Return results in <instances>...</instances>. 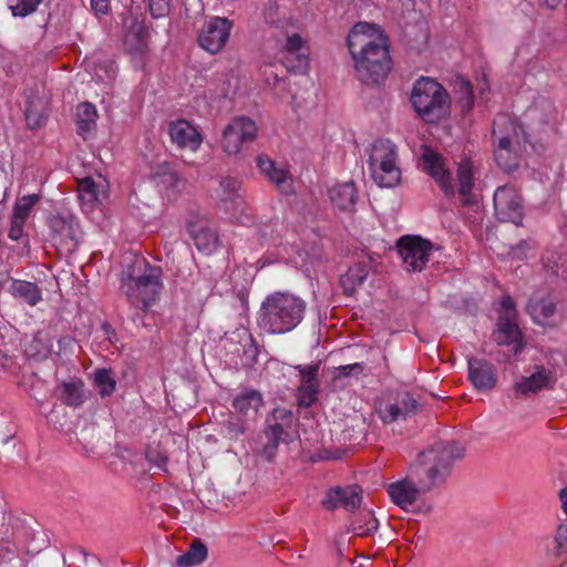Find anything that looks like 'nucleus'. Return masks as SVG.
Here are the masks:
<instances>
[{"instance_id":"a19ab883","label":"nucleus","mask_w":567,"mask_h":567,"mask_svg":"<svg viewBox=\"0 0 567 567\" xmlns=\"http://www.w3.org/2000/svg\"><path fill=\"white\" fill-rule=\"evenodd\" d=\"M27 219L12 215L11 225L8 231V237L11 240L18 241L22 240L24 247L29 246V236L24 233V224Z\"/></svg>"},{"instance_id":"4be33fe9","label":"nucleus","mask_w":567,"mask_h":567,"mask_svg":"<svg viewBox=\"0 0 567 567\" xmlns=\"http://www.w3.org/2000/svg\"><path fill=\"white\" fill-rule=\"evenodd\" d=\"M169 136L178 147L196 151L202 144V135L186 120L172 122L168 128Z\"/></svg>"},{"instance_id":"a878e982","label":"nucleus","mask_w":567,"mask_h":567,"mask_svg":"<svg viewBox=\"0 0 567 567\" xmlns=\"http://www.w3.org/2000/svg\"><path fill=\"white\" fill-rule=\"evenodd\" d=\"M329 197L334 208L343 212L354 209L358 194L354 183L346 182L329 189Z\"/></svg>"},{"instance_id":"f3484780","label":"nucleus","mask_w":567,"mask_h":567,"mask_svg":"<svg viewBox=\"0 0 567 567\" xmlns=\"http://www.w3.org/2000/svg\"><path fill=\"white\" fill-rule=\"evenodd\" d=\"M187 229L199 251L209 255L218 247V235L204 217H192L187 221Z\"/></svg>"},{"instance_id":"a211bd4d","label":"nucleus","mask_w":567,"mask_h":567,"mask_svg":"<svg viewBox=\"0 0 567 567\" xmlns=\"http://www.w3.org/2000/svg\"><path fill=\"white\" fill-rule=\"evenodd\" d=\"M491 337L497 346L512 347L511 353L506 354V360L524 348L523 333L517 321L497 320Z\"/></svg>"},{"instance_id":"864d4df0","label":"nucleus","mask_w":567,"mask_h":567,"mask_svg":"<svg viewBox=\"0 0 567 567\" xmlns=\"http://www.w3.org/2000/svg\"><path fill=\"white\" fill-rule=\"evenodd\" d=\"M154 176H157L161 178V183L172 187V188H176L178 186V183H179V176L169 169V165L166 163L165 164V171L163 173H155Z\"/></svg>"},{"instance_id":"6e6552de","label":"nucleus","mask_w":567,"mask_h":567,"mask_svg":"<svg viewBox=\"0 0 567 567\" xmlns=\"http://www.w3.org/2000/svg\"><path fill=\"white\" fill-rule=\"evenodd\" d=\"M224 348L230 363L236 367L248 368L257 362L258 349L255 339L244 327L225 333Z\"/></svg>"},{"instance_id":"c756f323","label":"nucleus","mask_w":567,"mask_h":567,"mask_svg":"<svg viewBox=\"0 0 567 567\" xmlns=\"http://www.w3.org/2000/svg\"><path fill=\"white\" fill-rule=\"evenodd\" d=\"M544 264L556 276L567 279V239L559 246V251L548 249L543 256Z\"/></svg>"},{"instance_id":"20e7f679","label":"nucleus","mask_w":567,"mask_h":567,"mask_svg":"<svg viewBox=\"0 0 567 567\" xmlns=\"http://www.w3.org/2000/svg\"><path fill=\"white\" fill-rule=\"evenodd\" d=\"M163 271L158 266L150 265L145 258H136L133 265L122 274L121 290L131 306L147 311L157 300Z\"/></svg>"},{"instance_id":"09e8293b","label":"nucleus","mask_w":567,"mask_h":567,"mask_svg":"<svg viewBox=\"0 0 567 567\" xmlns=\"http://www.w3.org/2000/svg\"><path fill=\"white\" fill-rule=\"evenodd\" d=\"M567 554V525H558L555 534V549L554 555L559 557Z\"/></svg>"},{"instance_id":"6ab92c4d","label":"nucleus","mask_w":567,"mask_h":567,"mask_svg":"<svg viewBox=\"0 0 567 567\" xmlns=\"http://www.w3.org/2000/svg\"><path fill=\"white\" fill-rule=\"evenodd\" d=\"M421 159L423 171L436 181L445 196H454L455 192L452 185V177L450 172L444 168L442 156L433 151L426 150Z\"/></svg>"},{"instance_id":"58836bf2","label":"nucleus","mask_w":567,"mask_h":567,"mask_svg":"<svg viewBox=\"0 0 567 567\" xmlns=\"http://www.w3.org/2000/svg\"><path fill=\"white\" fill-rule=\"evenodd\" d=\"M529 309L536 321L544 322L556 312V303L550 299H540L530 305Z\"/></svg>"},{"instance_id":"3c124183","label":"nucleus","mask_w":567,"mask_h":567,"mask_svg":"<svg viewBox=\"0 0 567 567\" xmlns=\"http://www.w3.org/2000/svg\"><path fill=\"white\" fill-rule=\"evenodd\" d=\"M80 196L87 200L92 202L96 199V186L92 178H84L79 185Z\"/></svg>"},{"instance_id":"6e6d98bb","label":"nucleus","mask_w":567,"mask_h":567,"mask_svg":"<svg viewBox=\"0 0 567 567\" xmlns=\"http://www.w3.org/2000/svg\"><path fill=\"white\" fill-rule=\"evenodd\" d=\"M169 10V2L167 0H150V12L154 18L166 16Z\"/></svg>"},{"instance_id":"7c9ffc66","label":"nucleus","mask_w":567,"mask_h":567,"mask_svg":"<svg viewBox=\"0 0 567 567\" xmlns=\"http://www.w3.org/2000/svg\"><path fill=\"white\" fill-rule=\"evenodd\" d=\"M207 557V546L200 539H195L188 549L176 558V565L178 567H193L204 563Z\"/></svg>"},{"instance_id":"cd10ccee","label":"nucleus","mask_w":567,"mask_h":567,"mask_svg":"<svg viewBox=\"0 0 567 567\" xmlns=\"http://www.w3.org/2000/svg\"><path fill=\"white\" fill-rule=\"evenodd\" d=\"M374 262L375 260L369 256L350 267L342 279L344 290L347 292H349V290L353 291L355 286L362 285L369 272L373 269Z\"/></svg>"},{"instance_id":"de8ad7c7","label":"nucleus","mask_w":567,"mask_h":567,"mask_svg":"<svg viewBox=\"0 0 567 567\" xmlns=\"http://www.w3.org/2000/svg\"><path fill=\"white\" fill-rule=\"evenodd\" d=\"M517 310L511 296H504L501 299V310L497 320L516 321Z\"/></svg>"},{"instance_id":"e433bc0d","label":"nucleus","mask_w":567,"mask_h":567,"mask_svg":"<svg viewBox=\"0 0 567 567\" xmlns=\"http://www.w3.org/2000/svg\"><path fill=\"white\" fill-rule=\"evenodd\" d=\"M94 384L102 398L111 395L115 391L116 381L106 369H97L94 372Z\"/></svg>"},{"instance_id":"bf43d9fd","label":"nucleus","mask_w":567,"mask_h":567,"mask_svg":"<svg viewBox=\"0 0 567 567\" xmlns=\"http://www.w3.org/2000/svg\"><path fill=\"white\" fill-rule=\"evenodd\" d=\"M256 164L258 166V168L260 169V172L262 174L268 175L272 168H275V163L268 157V156H265V155H258L256 157Z\"/></svg>"},{"instance_id":"79ce46f5","label":"nucleus","mask_w":567,"mask_h":567,"mask_svg":"<svg viewBox=\"0 0 567 567\" xmlns=\"http://www.w3.org/2000/svg\"><path fill=\"white\" fill-rule=\"evenodd\" d=\"M39 198L40 197L37 194L27 195L19 198L14 204L12 215L27 219L31 209L39 202Z\"/></svg>"},{"instance_id":"69168bd1","label":"nucleus","mask_w":567,"mask_h":567,"mask_svg":"<svg viewBox=\"0 0 567 567\" xmlns=\"http://www.w3.org/2000/svg\"><path fill=\"white\" fill-rule=\"evenodd\" d=\"M72 341H73V339H72V338H70V337H62V338H60V339L58 340L59 346H60V349H62V347H64V346H66V344L71 343Z\"/></svg>"},{"instance_id":"c85d7f7f","label":"nucleus","mask_w":567,"mask_h":567,"mask_svg":"<svg viewBox=\"0 0 567 567\" xmlns=\"http://www.w3.org/2000/svg\"><path fill=\"white\" fill-rule=\"evenodd\" d=\"M262 404V395L255 389H245L233 400V408L243 415H248L250 411L257 412Z\"/></svg>"},{"instance_id":"13d9d810","label":"nucleus","mask_w":567,"mask_h":567,"mask_svg":"<svg viewBox=\"0 0 567 567\" xmlns=\"http://www.w3.org/2000/svg\"><path fill=\"white\" fill-rule=\"evenodd\" d=\"M532 249V245L527 240H520L517 245L511 246L508 255L516 259H524L526 252Z\"/></svg>"},{"instance_id":"f03ea898","label":"nucleus","mask_w":567,"mask_h":567,"mask_svg":"<svg viewBox=\"0 0 567 567\" xmlns=\"http://www.w3.org/2000/svg\"><path fill=\"white\" fill-rule=\"evenodd\" d=\"M347 45L354 62L360 82L380 84L391 70V58L386 37L374 25L359 22L348 34Z\"/></svg>"},{"instance_id":"ea45409f","label":"nucleus","mask_w":567,"mask_h":567,"mask_svg":"<svg viewBox=\"0 0 567 567\" xmlns=\"http://www.w3.org/2000/svg\"><path fill=\"white\" fill-rule=\"evenodd\" d=\"M43 0H8L9 9L14 17L24 18L34 12Z\"/></svg>"},{"instance_id":"39448f33","label":"nucleus","mask_w":567,"mask_h":567,"mask_svg":"<svg viewBox=\"0 0 567 567\" xmlns=\"http://www.w3.org/2000/svg\"><path fill=\"white\" fill-rule=\"evenodd\" d=\"M492 138L498 167L506 173L515 172L526 142L523 126L507 116H501L494 121Z\"/></svg>"},{"instance_id":"49530a36","label":"nucleus","mask_w":567,"mask_h":567,"mask_svg":"<svg viewBox=\"0 0 567 567\" xmlns=\"http://www.w3.org/2000/svg\"><path fill=\"white\" fill-rule=\"evenodd\" d=\"M457 103L463 112H468L474 105V95L470 82H462Z\"/></svg>"},{"instance_id":"f704fd0d","label":"nucleus","mask_w":567,"mask_h":567,"mask_svg":"<svg viewBox=\"0 0 567 567\" xmlns=\"http://www.w3.org/2000/svg\"><path fill=\"white\" fill-rule=\"evenodd\" d=\"M96 109L92 103L83 102L76 110V124L80 134L91 131L95 126Z\"/></svg>"},{"instance_id":"ddd939ff","label":"nucleus","mask_w":567,"mask_h":567,"mask_svg":"<svg viewBox=\"0 0 567 567\" xmlns=\"http://www.w3.org/2000/svg\"><path fill=\"white\" fill-rule=\"evenodd\" d=\"M293 422V414L291 411L286 409H275L272 412V419L267 420V427L265 430V436L267 442L262 447V455L267 460H271L280 442L285 441L288 436L287 429H290Z\"/></svg>"},{"instance_id":"dca6fc26","label":"nucleus","mask_w":567,"mask_h":567,"mask_svg":"<svg viewBox=\"0 0 567 567\" xmlns=\"http://www.w3.org/2000/svg\"><path fill=\"white\" fill-rule=\"evenodd\" d=\"M300 384L297 389V402L301 408H310L318 400L320 382L318 380L319 363L297 365Z\"/></svg>"},{"instance_id":"c03bdc74","label":"nucleus","mask_w":567,"mask_h":567,"mask_svg":"<svg viewBox=\"0 0 567 567\" xmlns=\"http://www.w3.org/2000/svg\"><path fill=\"white\" fill-rule=\"evenodd\" d=\"M145 457L159 470H166L168 457L158 445H148L145 451Z\"/></svg>"},{"instance_id":"e2e57ef3","label":"nucleus","mask_w":567,"mask_h":567,"mask_svg":"<svg viewBox=\"0 0 567 567\" xmlns=\"http://www.w3.org/2000/svg\"><path fill=\"white\" fill-rule=\"evenodd\" d=\"M559 498L561 501L563 509H564L565 514L567 515V487L560 489Z\"/></svg>"},{"instance_id":"2eb2a0df","label":"nucleus","mask_w":567,"mask_h":567,"mask_svg":"<svg viewBox=\"0 0 567 567\" xmlns=\"http://www.w3.org/2000/svg\"><path fill=\"white\" fill-rule=\"evenodd\" d=\"M362 488L359 485L336 486L330 488L321 505L327 511H333L338 507H343L347 511L353 512L358 509L362 503Z\"/></svg>"},{"instance_id":"9d476101","label":"nucleus","mask_w":567,"mask_h":567,"mask_svg":"<svg viewBox=\"0 0 567 567\" xmlns=\"http://www.w3.org/2000/svg\"><path fill=\"white\" fill-rule=\"evenodd\" d=\"M257 126L252 120L247 116H237L224 128L221 147L228 155H236L244 143L255 140Z\"/></svg>"},{"instance_id":"052dcab7","label":"nucleus","mask_w":567,"mask_h":567,"mask_svg":"<svg viewBox=\"0 0 567 567\" xmlns=\"http://www.w3.org/2000/svg\"><path fill=\"white\" fill-rule=\"evenodd\" d=\"M266 176L277 186H280L282 183L286 182L287 172L282 168H278L275 166V168H272L271 172Z\"/></svg>"},{"instance_id":"5fc2aeb1","label":"nucleus","mask_w":567,"mask_h":567,"mask_svg":"<svg viewBox=\"0 0 567 567\" xmlns=\"http://www.w3.org/2000/svg\"><path fill=\"white\" fill-rule=\"evenodd\" d=\"M227 434L230 439H238L246 431V424L239 419L229 420L226 423Z\"/></svg>"},{"instance_id":"423d86ee","label":"nucleus","mask_w":567,"mask_h":567,"mask_svg":"<svg viewBox=\"0 0 567 567\" xmlns=\"http://www.w3.org/2000/svg\"><path fill=\"white\" fill-rule=\"evenodd\" d=\"M410 102L425 123H437L450 114V94L441 83L432 78L423 76L414 82Z\"/></svg>"},{"instance_id":"473e14b6","label":"nucleus","mask_w":567,"mask_h":567,"mask_svg":"<svg viewBox=\"0 0 567 567\" xmlns=\"http://www.w3.org/2000/svg\"><path fill=\"white\" fill-rule=\"evenodd\" d=\"M76 441L86 454L94 453L100 441L97 427L93 423H85L76 433Z\"/></svg>"},{"instance_id":"4d7b16f0","label":"nucleus","mask_w":567,"mask_h":567,"mask_svg":"<svg viewBox=\"0 0 567 567\" xmlns=\"http://www.w3.org/2000/svg\"><path fill=\"white\" fill-rule=\"evenodd\" d=\"M240 187V182L233 177H225L220 181L223 194L230 198Z\"/></svg>"},{"instance_id":"f257e3e1","label":"nucleus","mask_w":567,"mask_h":567,"mask_svg":"<svg viewBox=\"0 0 567 567\" xmlns=\"http://www.w3.org/2000/svg\"><path fill=\"white\" fill-rule=\"evenodd\" d=\"M464 452V447L454 441L437 442L421 452L409 475L388 486L391 501L405 512L429 514L432 506H426L424 511L415 507L419 495L442 485L450 476L454 462L461 460Z\"/></svg>"},{"instance_id":"b1692460","label":"nucleus","mask_w":567,"mask_h":567,"mask_svg":"<svg viewBox=\"0 0 567 567\" xmlns=\"http://www.w3.org/2000/svg\"><path fill=\"white\" fill-rule=\"evenodd\" d=\"M53 394L63 404L78 408L84 402V382L79 378L63 381L55 386Z\"/></svg>"},{"instance_id":"774afa93","label":"nucleus","mask_w":567,"mask_h":567,"mask_svg":"<svg viewBox=\"0 0 567 567\" xmlns=\"http://www.w3.org/2000/svg\"><path fill=\"white\" fill-rule=\"evenodd\" d=\"M176 244L179 245L181 248H184L186 251H189V247L185 243L176 241Z\"/></svg>"},{"instance_id":"f8f14e48","label":"nucleus","mask_w":567,"mask_h":567,"mask_svg":"<svg viewBox=\"0 0 567 567\" xmlns=\"http://www.w3.org/2000/svg\"><path fill=\"white\" fill-rule=\"evenodd\" d=\"M231 28L233 22L227 18H212L198 34L199 47L210 54L220 52L229 40Z\"/></svg>"},{"instance_id":"a18cd8bd","label":"nucleus","mask_w":567,"mask_h":567,"mask_svg":"<svg viewBox=\"0 0 567 567\" xmlns=\"http://www.w3.org/2000/svg\"><path fill=\"white\" fill-rule=\"evenodd\" d=\"M282 229V224L278 220H271L269 224H265L260 227L259 233L260 236L268 241H272L277 244L280 239V230Z\"/></svg>"},{"instance_id":"1a4fd4ad","label":"nucleus","mask_w":567,"mask_h":567,"mask_svg":"<svg viewBox=\"0 0 567 567\" xmlns=\"http://www.w3.org/2000/svg\"><path fill=\"white\" fill-rule=\"evenodd\" d=\"M396 249L408 271H421L429 261L433 244L420 236H403L398 240Z\"/></svg>"},{"instance_id":"603ef678","label":"nucleus","mask_w":567,"mask_h":567,"mask_svg":"<svg viewBox=\"0 0 567 567\" xmlns=\"http://www.w3.org/2000/svg\"><path fill=\"white\" fill-rule=\"evenodd\" d=\"M296 51H308V49L305 47V41L302 38L295 33L287 38L286 44L281 51L282 53H296Z\"/></svg>"},{"instance_id":"8fccbe9b","label":"nucleus","mask_w":567,"mask_h":567,"mask_svg":"<svg viewBox=\"0 0 567 567\" xmlns=\"http://www.w3.org/2000/svg\"><path fill=\"white\" fill-rule=\"evenodd\" d=\"M364 368H365V365L362 362L340 365V367L336 368L334 378L339 379V378H346V377H350V375L358 377L359 374H361L363 372Z\"/></svg>"},{"instance_id":"5701e85b","label":"nucleus","mask_w":567,"mask_h":567,"mask_svg":"<svg viewBox=\"0 0 567 567\" xmlns=\"http://www.w3.org/2000/svg\"><path fill=\"white\" fill-rule=\"evenodd\" d=\"M458 195L464 206L477 207L480 194L473 192L474 177L468 162H462L457 168Z\"/></svg>"},{"instance_id":"393cba45","label":"nucleus","mask_w":567,"mask_h":567,"mask_svg":"<svg viewBox=\"0 0 567 567\" xmlns=\"http://www.w3.org/2000/svg\"><path fill=\"white\" fill-rule=\"evenodd\" d=\"M550 383V371L544 367H537L536 371L529 377H522L515 382L514 391L517 394L527 396L536 394L540 390L548 388Z\"/></svg>"},{"instance_id":"412c9836","label":"nucleus","mask_w":567,"mask_h":567,"mask_svg":"<svg viewBox=\"0 0 567 567\" xmlns=\"http://www.w3.org/2000/svg\"><path fill=\"white\" fill-rule=\"evenodd\" d=\"M24 116L27 126L30 130H38L45 125L48 120L49 100L44 94L34 93L32 90L25 92Z\"/></svg>"},{"instance_id":"9b49d317","label":"nucleus","mask_w":567,"mask_h":567,"mask_svg":"<svg viewBox=\"0 0 567 567\" xmlns=\"http://www.w3.org/2000/svg\"><path fill=\"white\" fill-rule=\"evenodd\" d=\"M495 214L502 221L522 224L524 216L523 200L515 187L499 186L493 197Z\"/></svg>"},{"instance_id":"bb28decb","label":"nucleus","mask_w":567,"mask_h":567,"mask_svg":"<svg viewBox=\"0 0 567 567\" xmlns=\"http://www.w3.org/2000/svg\"><path fill=\"white\" fill-rule=\"evenodd\" d=\"M8 291L12 297L21 299L31 307H34L42 301L41 288L31 281L10 278Z\"/></svg>"},{"instance_id":"7ed1b4c3","label":"nucleus","mask_w":567,"mask_h":567,"mask_svg":"<svg viewBox=\"0 0 567 567\" xmlns=\"http://www.w3.org/2000/svg\"><path fill=\"white\" fill-rule=\"evenodd\" d=\"M307 302L289 291H276L261 302L258 312V326L271 334L292 331L303 320Z\"/></svg>"},{"instance_id":"4c0bfd02","label":"nucleus","mask_w":567,"mask_h":567,"mask_svg":"<svg viewBox=\"0 0 567 567\" xmlns=\"http://www.w3.org/2000/svg\"><path fill=\"white\" fill-rule=\"evenodd\" d=\"M394 402L408 417L416 414L420 406L419 399L409 391H396Z\"/></svg>"},{"instance_id":"c9c22d12","label":"nucleus","mask_w":567,"mask_h":567,"mask_svg":"<svg viewBox=\"0 0 567 567\" xmlns=\"http://www.w3.org/2000/svg\"><path fill=\"white\" fill-rule=\"evenodd\" d=\"M52 351V340L44 331H38L29 344V352L32 357L45 359Z\"/></svg>"},{"instance_id":"0eeeda50","label":"nucleus","mask_w":567,"mask_h":567,"mask_svg":"<svg viewBox=\"0 0 567 567\" xmlns=\"http://www.w3.org/2000/svg\"><path fill=\"white\" fill-rule=\"evenodd\" d=\"M398 150L388 138L377 140L370 154L371 175L380 187H394L401 181V169L398 164Z\"/></svg>"},{"instance_id":"72a5a7b5","label":"nucleus","mask_w":567,"mask_h":567,"mask_svg":"<svg viewBox=\"0 0 567 567\" xmlns=\"http://www.w3.org/2000/svg\"><path fill=\"white\" fill-rule=\"evenodd\" d=\"M281 62L287 71L296 74H305L309 69L308 51H296V53H282Z\"/></svg>"},{"instance_id":"37998d69","label":"nucleus","mask_w":567,"mask_h":567,"mask_svg":"<svg viewBox=\"0 0 567 567\" xmlns=\"http://www.w3.org/2000/svg\"><path fill=\"white\" fill-rule=\"evenodd\" d=\"M379 413L382 422L388 424L408 419L394 401L386 403L384 408L380 409Z\"/></svg>"},{"instance_id":"4468645a","label":"nucleus","mask_w":567,"mask_h":567,"mask_svg":"<svg viewBox=\"0 0 567 567\" xmlns=\"http://www.w3.org/2000/svg\"><path fill=\"white\" fill-rule=\"evenodd\" d=\"M52 241L66 252L79 246V224L72 215H53L48 220Z\"/></svg>"},{"instance_id":"338daca9","label":"nucleus","mask_w":567,"mask_h":567,"mask_svg":"<svg viewBox=\"0 0 567 567\" xmlns=\"http://www.w3.org/2000/svg\"><path fill=\"white\" fill-rule=\"evenodd\" d=\"M546 1V4L548 8L550 9H555L561 0H545Z\"/></svg>"},{"instance_id":"aec40b11","label":"nucleus","mask_w":567,"mask_h":567,"mask_svg":"<svg viewBox=\"0 0 567 567\" xmlns=\"http://www.w3.org/2000/svg\"><path fill=\"white\" fill-rule=\"evenodd\" d=\"M468 378L478 391H489L497 382V375L492 363L484 359L468 358Z\"/></svg>"},{"instance_id":"2f4dec72","label":"nucleus","mask_w":567,"mask_h":567,"mask_svg":"<svg viewBox=\"0 0 567 567\" xmlns=\"http://www.w3.org/2000/svg\"><path fill=\"white\" fill-rule=\"evenodd\" d=\"M379 527V522L373 512L363 511L351 522L349 530L360 537H368L374 534Z\"/></svg>"},{"instance_id":"680f3d73","label":"nucleus","mask_w":567,"mask_h":567,"mask_svg":"<svg viewBox=\"0 0 567 567\" xmlns=\"http://www.w3.org/2000/svg\"><path fill=\"white\" fill-rule=\"evenodd\" d=\"M92 9L96 13H106L109 10V0H91Z\"/></svg>"},{"instance_id":"0e129e2a","label":"nucleus","mask_w":567,"mask_h":567,"mask_svg":"<svg viewBox=\"0 0 567 567\" xmlns=\"http://www.w3.org/2000/svg\"><path fill=\"white\" fill-rule=\"evenodd\" d=\"M136 28V35L138 38H141L143 35V32L145 30V27L141 23V24H137L136 22L131 25V29H135Z\"/></svg>"}]
</instances>
